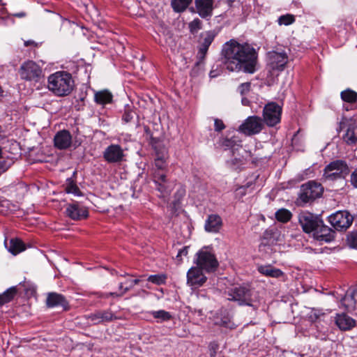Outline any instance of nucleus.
<instances>
[{
	"instance_id": "f257e3e1",
	"label": "nucleus",
	"mask_w": 357,
	"mask_h": 357,
	"mask_svg": "<svg viewBox=\"0 0 357 357\" xmlns=\"http://www.w3.org/2000/svg\"><path fill=\"white\" fill-rule=\"evenodd\" d=\"M222 56L229 71L253 74L257 70L258 52L248 43H239L234 39L230 40L223 45Z\"/></svg>"
},
{
	"instance_id": "f03ea898",
	"label": "nucleus",
	"mask_w": 357,
	"mask_h": 357,
	"mask_svg": "<svg viewBox=\"0 0 357 357\" xmlns=\"http://www.w3.org/2000/svg\"><path fill=\"white\" fill-rule=\"evenodd\" d=\"M75 82L72 75L64 70L55 72L47 77V87L54 96L64 97L73 91Z\"/></svg>"
},
{
	"instance_id": "7ed1b4c3",
	"label": "nucleus",
	"mask_w": 357,
	"mask_h": 357,
	"mask_svg": "<svg viewBox=\"0 0 357 357\" xmlns=\"http://www.w3.org/2000/svg\"><path fill=\"white\" fill-rule=\"evenodd\" d=\"M228 299L241 305L253 306L258 301L257 293L249 285L235 287L228 291Z\"/></svg>"
},
{
	"instance_id": "20e7f679",
	"label": "nucleus",
	"mask_w": 357,
	"mask_h": 357,
	"mask_svg": "<svg viewBox=\"0 0 357 357\" xmlns=\"http://www.w3.org/2000/svg\"><path fill=\"white\" fill-rule=\"evenodd\" d=\"M349 173L347 163L341 160L333 161L324 169L323 181H334L344 178Z\"/></svg>"
},
{
	"instance_id": "39448f33",
	"label": "nucleus",
	"mask_w": 357,
	"mask_h": 357,
	"mask_svg": "<svg viewBox=\"0 0 357 357\" xmlns=\"http://www.w3.org/2000/svg\"><path fill=\"white\" fill-rule=\"evenodd\" d=\"M324 192L321 184L314 181H310L301 185L297 202L304 205L320 197Z\"/></svg>"
},
{
	"instance_id": "423d86ee",
	"label": "nucleus",
	"mask_w": 357,
	"mask_h": 357,
	"mask_svg": "<svg viewBox=\"0 0 357 357\" xmlns=\"http://www.w3.org/2000/svg\"><path fill=\"white\" fill-rule=\"evenodd\" d=\"M19 73L22 79L29 82H38L43 77L41 67L33 61L24 62L19 69Z\"/></svg>"
},
{
	"instance_id": "0eeeda50",
	"label": "nucleus",
	"mask_w": 357,
	"mask_h": 357,
	"mask_svg": "<svg viewBox=\"0 0 357 357\" xmlns=\"http://www.w3.org/2000/svg\"><path fill=\"white\" fill-rule=\"evenodd\" d=\"M195 264L196 266L207 273L214 272L218 266L215 255L206 250H200L197 253Z\"/></svg>"
},
{
	"instance_id": "6e6552de",
	"label": "nucleus",
	"mask_w": 357,
	"mask_h": 357,
	"mask_svg": "<svg viewBox=\"0 0 357 357\" xmlns=\"http://www.w3.org/2000/svg\"><path fill=\"white\" fill-rule=\"evenodd\" d=\"M282 107L275 102L266 104L263 109V121L269 127L278 124L281 120Z\"/></svg>"
},
{
	"instance_id": "1a4fd4ad",
	"label": "nucleus",
	"mask_w": 357,
	"mask_h": 357,
	"mask_svg": "<svg viewBox=\"0 0 357 357\" xmlns=\"http://www.w3.org/2000/svg\"><path fill=\"white\" fill-rule=\"evenodd\" d=\"M298 222L305 233H314L315 229L321 225V219L307 211H301L298 215Z\"/></svg>"
},
{
	"instance_id": "9d476101",
	"label": "nucleus",
	"mask_w": 357,
	"mask_h": 357,
	"mask_svg": "<svg viewBox=\"0 0 357 357\" xmlns=\"http://www.w3.org/2000/svg\"><path fill=\"white\" fill-rule=\"evenodd\" d=\"M328 221L336 230H345L351 225L353 217L347 211H340L331 215Z\"/></svg>"
},
{
	"instance_id": "9b49d317",
	"label": "nucleus",
	"mask_w": 357,
	"mask_h": 357,
	"mask_svg": "<svg viewBox=\"0 0 357 357\" xmlns=\"http://www.w3.org/2000/svg\"><path fill=\"white\" fill-rule=\"evenodd\" d=\"M263 128L262 119L257 116H251L240 126L239 130L246 135H252L259 133Z\"/></svg>"
},
{
	"instance_id": "f8f14e48",
	"label": "nucleus",
	"mask_w": 357,
	"mask_h": 357,
	"mask_svg": "<svg viewBox=\"0 0 357 357\" xmlns=\"http://www.w3.org/2000/svg\"><path fill=\"white\" fill-rule=\"evenodd\" d=\"M207 278L203 270L197 266L191 267L187 273V284L192 289L199 288L206 282Z\"/></svg>"
},
{
	"instance_id": "ddd939ff",
	"label": "nucleus",
	"mask_w": 357,
	"mask_h": 357,
	"mask_svg": "<svg viewBox=\"0 0 357 357\" xmlns=\"http://www.w3.org/2000/svg\"><path fill=\"white\" fill-rule=\"evenodd\" d=\"M66 213L67 216L73 220L85 219L89 215L87 208L77 202H73L67 204Z\"/></svg>"
},
{
	"instance_id": "4468645a",
	"label": "nucleus",
	"mask_w": 357,
	"mask_h": 357,
	"mask_svg": "<svg viewBox=\"0 0 357 357\" xmlns=\"http://www.w3.org/2000/svg\"><path fill=\"white\" fill-rule=\"evenodd\" d=\"M103 158L109 163L121 162L124 158L123 150L118 144H111L103 152Z\"/></svg>"
},
{
	"instance_id": "2eb2a0df",
	"label": "nucleus",
	"mask_w": 357,
	"mask_h": 357,
	"mask_svg": "<svg viewBox=\"0 0 357 357\" xmlns=\"http://www.w3.org/2000/svg\"><path fill=\"white\" fill-rule=\"evenodd\" d=\"M288 62V56L284 52L273 51L268 53V65L272 70H282Z\"/></svg>"
},
{
	"instance_id": "dca6fc26",
	"label": "nucleus",
	"mask_w": 357,
	"mask_h": 357,
	"mask_svg": "<svg viewBox=\"0 0 357 357\" xmlns=\"http://www.w3.org/2000/svg\"><path fill=\"white\" fill-rule=\"evenodd\" d=\"M153 180L156 185V189L163 197L170 192V190L168 189V180L167 178L166 171H153Z\"/></svg>"
},
{
	"instance_id": "f3484780",
	"label": "nucleus",
	"mask_w": 357,
	"mask_h": 357,
	"mask_svg": "<svg viewBox=\"0 0 357 357\" xmlns=\"http://www.w3.org/2000/svg\"><path fill=\"white\" fill-rule=\"evenodd\" d=\"M335 232L328 226L324 224L321 220V225H319L313 233L315 239L320 241L331 242L335 238Z\"/></svg>"
},
{
	"instance_id": "a211bd4d",
	"label": "nucleus",
	"mask_w": 357,
	"mask_h": 357,
	"mask_svg": "<svg viewBox=\"0 0 357 357\" xmlns=\"http://www.w3.org/2000/svg\"><path fill=\"white\" fill-rule=\"evenodd\" d=\"M116 319L114 314L110 310H98L88 316V319L94 324L112 321Z\"/></svg>"
},
{
	"instance_id": "6ab92c4d",
	"label": "nucleus",
	"mask_w": 357,
	"mask_h": 357,
	"mask_svg": "<svg viewBox=\"0 0 357 357\" xmlns=\"http://www.w3.org/2000/svg\"><path fill=\"white\" fill-rule=\"evenodd\" d=\"M215 36L216 32L215 31H208L201 34V42L198 52V54L201 58L203 59L206 54L208 47L213 41Z\"/></svg>"
},
{
	"instance_id": "aec40b11",
	"label": "nucleus",
	"mask_w": 357,
	"mask_h": 357,
	"mask_svg": "<svg viewBox=\"0 0 357 357\" xmlns=\"http://www.w3.org/2000/svg\"><path fill=\"white\" fill-rule=\"evenodd\" d=\"M46 304L49 307H61L64 310L68 309V303L66 298L63 295L55 292L47 294Z\"/></svg>"
},
{
	"instance_id": "412c9836",
	"label": "nucleus",
	"mask_w": 357,
	"mask_h": 357,
	"mask_svg": "<svg viewBox=\"0 0 357 357\" xmlns=\"http://www.w3.org/2000/svg\"><path fill=\"white\" fill-rule=\"evenodd\" d=\"M222 227V220L218 214H211L205 220L204 229L207 232L218 233Z\"/></svg>"
},
{
	"instance_id": "4be33fe9",
	"label": "nucleus",
	"mask_w": 357,
	"mask_h": 357,
	"mask_svg": "<svg viewBox=\"0 0 357 357\" xmlns=\"http://www.w3.org/2000/svg\"><path fill=\"white\" fill-rule=\"evenodd\" d=\"M335 324L340 330L346 331L354 328L356 321L345 313L337 314L335 317Z\"/></svg>"
},
{
	"instance_id": "5701e85b",
	"label": "nucleus",
	"mask_w": 357,
	"mask_h": 357,
	"mask_svg": "<svg viewBox=\"0 0 357 357\" xmlns=\"http://www.w3.org/2000/svg\"><path fill=\"white\" fill-rule=\"evenodd\" d=\"M54 146L59 149H66L72 143V137L68 130H61L56 133L54 139Z\"/></svg>"
},
{
	"instance_id": "b1692460",
	"label": "nucleus",
	"mask_w": 357,
	"mask_h": 357,
	"mask_svg": "<svg viewBox=\"0 0 357 357\" xmlns=\"http://www.w3.org/2000/svg\"><path fill=\"white\" fill-rule=\"evenodd\" d=\"M213 0H195L197 12L205 18L212 15Z\"/></svg>"
},
{
	"instance_id": "393cba45",
	"label": "nucleus",
	"mask_w": 357,
	"mask_h": 357,
	"mask_svg": "<svg viewBox=\"0 0 357 357\" xmlns=\"http://www.w3.org/2000/svg\"><path fill=\"white\" fill-rule=\"evenodd\" d=\"M257 271L266 277L274 278H279L284 275L280 269L275 268L270 264L260 265L257 267Z\"/></svg>"
},
{
	"instance_id": "a878e982",
	"label": "nucleus",
	"mask_w": 357,
	"mask_h": 357,
	"mask_svg": "<svg viewBox=\"0 0 357 357\" xmlns=\"http://www.w3.org/2000/svg\"><path fill=\"white\" fill-rule=\"evenodd\" d=\"M355 294L356 290L354 289L347 291L344 296L340 301L341 307L348 312L354 310L356 306V301L354 299Z\"/></svg>"
},
{
	"instance_id": "bb28decb",
	"label": "nucleus",
	"mask_w": 357,
	"mask_h": 357,
	"mask_svg": "<svg viewBox=\"0 0 357 357\" xmlns=\"http://www.w3.org/2000/svg\"><path fill=\"white\" fill-rule=\"evenodd\" d=\"M5 245L8 250L14 255H16L25 250L24 243L19 238H12L10 240L8 243L6 241Z\"/></svg>"
},
{
	"instance_id": "cd10ccee",
	"label": "nucleus",
	"mask_w": 357,
	"mask_h": 357,
	"mask_svg": "<svg viewBox=\"0 0 357 357\" xmlns=\"http://www.w3.org/2000/svg\"><path fill=\"white\" fill-rule=\"evenodd\" d=\"M344 141L349 145L355 144L357 142V126L351 123L347 128L346 133L343 136Z\"/></svg>"
},
{
	"instance_id": "c85d7f7f",
	"label": "nucleus",
	"mask_w": 357,
	"mask_h": 357,
	"mask_svg": "<svg viewBox=\"0 0 357 357\" xmlns=\"http://www.w3.org/2000/svg\"><path fill=\"white\" fill-rule=\"evenodd\" d=\"M112 94L107 90H103L95 93V101L100 105L109 103L112 100Z\"/></svg>"
},
{
	"instance_id": "c756f323",
	"label": "nucleus",
	"mask_w": 357,
	"mask_h": 357,
	"mask_svg": "<svg viewBox=\"0 0 357 357\" xmlns=\"http://www.w3.org/2000/svg\"><path fill=\"white\" fill-rule=\"evenodd\" d=\"M16 294V287H12L5 291L3 294H0V306H2L12 301Z\"/></svg>"
},
{
	"instance_id": "7c9ffc66",
	"label": "nucleus",
	"mask_w": 357,
	"mask_h": 357,
	"mask_svg": "<svg viewBox=\"0 0 357 357\" xmlns=\"http://www.w3.org/2000/svg\"><path fill=\"white\" fill-rule=\"evenodd\" d=\"M341 98L343 101L354 103L357 100V93L350 89H347L340 93Z\"/></svg>"
},
{
	"instance_id": "2f4dec72",
	"label": "nucleus",
	"mask_w": 357,
	"mask_h": 357,
	"mask_svg": "<svg viewBox=\"0 0 357 357\" xmlns=\"http://www.w3.org/2000/svg\"><path fill=\"white\" fill-rule=\"evenodd\" d=\"M292 217V213L286 208H280L275 212V218L278 221L286 223L289 222Z\"/></svg>"
},
{
	"instance_id": "473e14b6",
	"label": "nucleus",
	"mask_w": 357,
	"mask_h": 357,
	"mask_svg": "<svg viewBox=\"0 0 357 357\" xmlns=\"http://www.w3.org/2000/svg\"><path fill=\"white\" fill-rule=\"evenodd\" d=\"M151 313L155 319H158V322L160 323L169 321L172 318V314L169 312L163 310L153 311Z\"/></svg>"
},
{
	"instance_id": "72a5a7b5",
	"label": "nucleus",
	"mask_w": 357,
	"mask_h": 357,
	"mask_svg": "<svg viewBox=\"0 0 357 357\" xmlns=\"http://www.w3.org/2000/svg\"><path fill=\"white\" fill-rule=\"evenodd\" d=\"M192 0H172L173 9L176 12L184 11Z\"/></svg>"
},
{
	"instance_id": "f704fd0d",
	"label": "nucleus",
	"mask_w": 357,
	"mask_h": 357,
	"mask_svg": "<svg viewBox=\"0 0 357 357\" xmlns=\"http://www.w3.org/2000/svg\"><path fill=\"white\" fill-rule=\"evenodd\" d=\"M139 282V280L135 279V280H130V285L126 286V287L123 289V290L120 294H116V292H110L107 293L104 295V298H108L109 296H116L120 297L124 295L126 292L130 291L133 287L136 284H137Z\"/></svg>"
},
{
	"instance_id": "c9c22d12",
	"label": "nucleus",
	"mask_w": 357,
	"mask_h": 357,
	"mask_svg": "<svg viewBox=\"0 0 357 357\" xmlns=\"http://www.w3.org/2000/svg\"><path fill=\"white\" fill-rule=\"evenodd\" d=\"M65 190L67 193L73 194L75 196L82 195V193L80 191L79 188L71 179H68L67 181Z\"/></svg>"
},
{
	"instance_id": "e433bc0d",
	"label": "nucleus",
	"mask_w": 357,
	"mask_h": 357,
	"mask_svg": "<svg viewBox=\"0 0 357 357\" xmlns=\"http://www.w3.org/2000/svg\"><path fill=\"white\" fill-rule=\"evenodd\" d=\"M294 21H295L294 16L291 14L281 15L278 20V22L280 25H285V26L291 24Z\"/></svg>"
},
{
	"instance_id": "4c0bfd02",
	"label": "nucleus",
	"mask_w": 357,
	"mask_h": 357,
	"mask_svg": "<svg viewBox=\"0 0 357 357\" xmlns=\"http://www.w3.org/2000/svg\"><path fill=\"white\" fill-rule=\"evenodd\" d=\"M167 277L165 275H151L148 278V281L155 284H162L165 283Z\"/></svg>"
},
{
	"instance_id": "58836bf2",
	"label": "nucleus",
	"mask_w": 357,
	"mask_h": 357,
	"mask_svg": "<svg viewBox=\"0 0 357 357\" xmlns=\"http://www.w3.org/2000/svg\"><path fill=\"white\" fill-rule=\"evenodd\" d=\"M215 324L223 326L225 328H231L232 323L231 322L230 319L228 317H223L222 318L217 317L215 319Z\"/></svg>"
},
{
	"instance_id": "ea45409f",
	"label": "nucleus",
	"mask_w": 357,
	"mask_h": 357,
	"mask_svg": "<svg viewBox=\"0 0 357 357\" xmlns=\"http://www.w3.org/2000/svg\"><path fill=\"white\" fill-rule=\"evenodd\" d=\"M188 26L190 31L192 33H195L202 29V21L199 18H195L189 23Z\"/></svg>"
},
{
	"instance_id": "a19ab883",
	"label": "nucleus",
	"mask_w": 357,
	"mask_h": 357,
	"mask_svg": "<svg viewBox=\"0 0 357 357\" xmlns=\"http://www.w3.org/2000/svg\"><path fill=\"white\" fill-rule=\"evenodd\" d=\"M155 167L154 171H166L167 167V160L155 158Z\"/></svg>"
},
{
	"instance_id": "79ce46f5",
	"label": "nucleus",
	"mask_w": 357,
	"mask_h": 357,
	"mask_svg": "<svg viewBox=\"0 0 357 357\" xmlns=\"http://www.w3.org/2000/svg\"><path fill=\"white\" fill-rule=\"evenodd\" d=\"M155 158L167 160L168 159V153L167 150L165 147L158 148L157 146L155 148Z\"/></svg>"
},
{
	"instance_id": "37998d69",
	"label": "nucleus",
	"mask_w": 357,
	"mask_h": 357,
	"mask_svg": "<svg viewBox=\"0 0 357 357\" xmlns=\"http://www.w3.org/2000/svg\"><path fill=\"white\" fill-rule=\"evenodd\" d=\"M347 243L349 247L357 248V231L350 233L347 236Z\"/></svg>"
},
{
	"instance_id": "c03bdc74",
	"label": "nucleus",
	"mask_w": 357,
	"mask_h": 357,
	"mask_svg": "<svg viewBox=\"0 0 357 357\" xmlns=\"http://www.w3.org/2000/svg\"><path fill=\"white\" fill-rule=\"evenodd\" d=\"M188 249H189L188 246H184L182 249H181L178 251V254H177V255L176 257V259L178 261L179 264L181 263L182 261H183L182 257L183 256H187L188 255Z\"/></svg>"
},
{
	"instance_id": "a18cd8bd",
	"label": "nucleus",
	"mask_w": 357,
	"mask_h": 357,
	"mask_svg": "<svg viewBox=\"0 0 357 357\" xmlns=\"http://www.w3.org/2000/svg\"><path fill=\"white\" fill-rule=\"evenodd\" d=\"M251 84L250 82L242 83L238 86V91L241 95H245L248 93L250 90Z\"/></svg>"
},
{
	"instance_id": "49530a36",
	"label": "nucleus",
	"mask_w": 357,
	"mask_h": 357,
	"mask_svg": "<svg viewBox=\"0 0 357 357\" xmlns=\"http://www.w3.org/2000/svg\"><path fill=\"white\" fill-rule=\"evenodd\" d=\"M225 128L223 121L219 119H214V130L216 132H220Z\"/></svg>"
},
{
	"instance_id": "de8ad7c7",
	"label": "nucleus",
	"mask_w": 357,
	"mask_h": 357,
	"mask_svg": "<svg viewBox=\"0 0 357 357\" xmlns=\"http://www.w3.org/2000/svg\"><path fill=\"white\" fill-rule=\"evenodd\" d=\"M134 112L132 111H126L123 114L122 119L126 122L128 123L133 119Z\"/></svg>"
},
{
	"instance_id": "09e8293b",
	"label": "nucleus",
	"mask_w": 357,
	"mask_h": 357,
	"mask_svg": "<svg viewBox=\"0 0 357 357\" xmlns=\"http://www.w3.org/2000/svg\"><path fill=\"white\" fill-rule=\"evenodd\" d=\"M351 182L354 187L357 188V169L354 170L351 176Z\"/></svg>"
},
{
	"instance_id": "8fccbe9b",
	"label": "nucleus",
	"mask_w": 357,
	"mask_h": 357,
	"mask_svg": "<svg viewBox=\"0 0 357 357\" xmlns=\"http://www.w3.org/2000/svg\"><path fill=\"white\" fill-rule=\"evenodd\" d=\"M199 71V63H197L195 66L192 69L190 75L192 76H196L198 75Z\"/></svg>"
},
{
	"instance_id": "3c124183",
	"label": "nucleus",
	"mask_w": 357,
	"mask_h": 357,
	"mask_svg": "<svg viewBox=\"0 0 357 357\" xmlns=\"http://www.w3.org/2000/svg\"><path fill=\"white\" fill-rule=\"evenodd\" d=\"M14 17H24L26 16V13L24 12H20V13H14L13 15Z\"/></svg>"
},
{
	"instance_id": "603ef678",
	"label": "nucleus",
	"mask_w": 357,
	"mask_h": 357,
	"mask_svg": "<svg viewBox=\"0 0 357 357\" xmlns=\"http://www.w3.org/2000/svg\"><path fill=\"white\" fill-rule=\"evenodd\" d=\"M218 75V73L216 70H211L210 73H209V76L211 77H215Z\"/></svg>"
},
{
	"instance_id": "864d4df0",
	"label": "nucleus",
	"mask_w": 357,
	"mask_h": 357,
	"mask_svg": "<svg viewBox=\"0 0 357 357\" xmlns=\"http://www.w3.org/2000/svg\"><path fill=\"white\" fill-rule=\"evenodd\" d=\"M36 45V43L33 40H26L24 42V46L28 47L29 45Z\"/></svg>"
},
{
	"instance_id": "5fc2aeb1",
	"label": "nucleus",
	"mask_w": 357,
	"mask_h": 357,
	"mask_svg": "<svg viewBox=\"0 0 357 357\" xmlns=\"http://www.w3.org/2000/svg\"><path fill=\"white\" fill-rule=\"evenodd\" d=\"M123 284H125L124 282H121L119 284V294H120L123 290V289L126 287L123 286Z\"/></svg>"
},
{
	"instance_id": "6e6d98bb",
	"label": "nucleus",
	"mask_w": 357,
	"mask_h": 357,
	"mask_svg": "<svg viewBox=\"0 0 357 357\" xmlns=\"http://www.w3.org/2000/svg\"><path fill=\"white\" fill-rule=\"evenodd\" d=\"M7 201L6 199H3L1 198H0V206H6V204H7Z\"/></svg>"
},
{
	"instance_id": "4d7b16f0",
	"label": "nucleus",
	"mask_w": 357,
	"mask_h": 357,
	"mask_svg": "<svg viewBox=\"0 0 357 357\" xmlns=\"http://www.w3.org/2000/svg\"><path fill=\"white\" fill-rule=\"evenodd\" d=\"M124 283L126 286L130 285V280H127Z\"/></svg>"
},
{
	"instance_id": "13d9d810",
	"label": "nucleus",
	"mask_w": 357,
	"mask_h": 357,
	"mask_svg": "<svg viewBox=\"0 0 357 357\" xmlns=\"http://www.w3.org/2000/svg\"><path fill=\"white\" fill-rule=\"evenodd\" d=\"M229 140H225V142L223 143V145L229 146Z\"/></svg>"
},
{
	"instance_id": "bf43d9fd",
	"label": "nucleus",
	"mask_w": 357,
	"mask_h": 357,
	"mask_svg": "<svg viewBox=\"0 0 357 357\" xmlns=\"http://www.w3.org/2000/svg\"><path fill=\"white\" fill-rule=\"evenodd\" d=\"M314 315L316 319L318 318V317H319L318 314H317L316 313H314Z\"/></svg>"
},
{
	"instance_id": "052dcab7",
	"label": "nucleus",
	"mask_w": 357,
	"mask_h": 357,
	"mask_svg": "<svg viewBox=\"0 0 357 357\" xmlns=\"http://www.w3.org/2000/svg\"><path fill=\"white\" fill-rule=\"evenodd\" d=\"M229 1H231V2H233L234 0H229Z\"/></svg>"
}]
</instances>
